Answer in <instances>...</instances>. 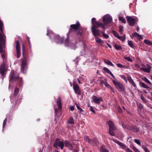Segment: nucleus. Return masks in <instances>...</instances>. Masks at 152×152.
Returning a JSON list of instances; mask_svg holds the SVG:
<instances>
[{"instance_id":"1","label":"nucleus","mask_w":152,"mask_h":152,"mask_svg":"<svg viewBox=\"0 0 152 152\" xmlns=\"http://www.w3.org/2000/svg\"><path fill=\"white\" fill-rule=\"evenodd\" d=\"M91 20L92 25L91 28L92 34L95 37L99 36L101 31L98 28L101 27L104 30L106 29V28L102 23L96 21L95 18H93Z\"/></svg>"},{"instance_id":"2","label":"nucleus","mask_w":152,"mask_h":152,"mask_svg":"<svg viewBox=\"0 0 152 152\" xmlns=\"http://www.w3.org/2000/svg\"><path fill=\"white\" fill-rule=\"evenodd\" d=\"M11 81L16 82L20 87H22L23 84L22 78L20 77L19 75L15 72H13L10 76V81Z\"/></svg>"},{"instance_id":"3","label":"nucleus","mask_w":152,"mask_h":152,"mask_svg":"<svg viewBox=\"0 0 152 152\" xmlns=\"http://www.w3.org/2000/svg\"><path fill=\"white\" fill-rule=\"evenodd\" d=\"M112 81L113 84L119 92H124L125 91V88L122 83L119 82H117L114 80H112Z\"/></svg>"},{"instance_id":"4","label":"nucleus","mask_w":152,"mask_h":152,"mask_svg":"<svg viewBox=\"0 0 152 152\" xmlns=\"http://www.w3.org/2000/svg\"><path fill=\"white\" fill-rule=\"evenodd\" d=\"M107 124L109 125V133L112 136H115V133L113 131L116 130V128L114 125V123L111 121H109L107 122Z\"/></svg>"},{"instance_id":"5","label":"nucleus","mask_w":152,"mask_h":152,"mask_svg":"<svg viewBox=\"0 0 152 152\" xmlns=\"http://www.w3.org/2000/svg\"><path fill=\"white\" fill-rule=\"evenodd\" d=\"M113 140L115 143H117L121 147H122V148L124 149H125L126 151L127 152H133V151H131L129 148H126V146L123 143L121 142L118 141L117 140H115L114 139H112Z\"/></svg>"},{"instance_id":"6","label":"nucleus","mask_w":152,"mask_h":152,"mask_svg":"<svg viewBox=\"0 0 152 152\" xmlns=\"http://www.w3.org/2000/svg\"><path fill=\"white\" fill-rule=\"evenodd\" d=\"M122 126L123 128H125L126 129L132 131L134 132H137L139 131V129L136 126H126L122 124Z\"/></svg>"},{"instance_id":"7","label":"nucleus","mask_w":152,"mask_h":152,"mask_svg":"<svg viewBox=\"0 0 152 152\" xmlns=\"http://www.w3.org/2000/svg\"><path fill=\"white\" fill-rule=\"evenodd\" d=\"M80 25L79 22V21H77L76 24H72L70 25V28L69 29L68 32L70 33L71 31L72 30H75V31H76L80 28Z\"/></svg>"},{"instance_id":"8","label":"nucleus","mask_w":152,"mask_h":152,"mask_svg":"<svg viewBox=\"0 0 152 152\" xmlns=\"http://www.w3.org/2000/svg\"><path fill=\"white\" fill-rule=\"evenodd\" d=\"M112 21V17L109 15H107L104 16L103 18V22L104 26H106L107 24L111 22Z\"/></svg>"},{"instance_id":"9","label":"nucleus","mask_w":152,"mask_h":152,"mask_svg":"<svg viewBox=\"0 0 152 152\" xmlns=\"http://www.w3.org/2000/svg\"><path fill=\"white\" fill-rule=\"evenodd\" d=\"M91 99L94 102L98 104H99L101 102L103 101L102 97H98L95 95L93 96Z\"/></svg>"},{"instance_id":"10","label":"nucleus","mask_w":152,"mask_h":152,"mask_svg":"<svg viewBox=\"0 0 152 152\" xmlns=\"http://www.w3.org/2000/svg\"><path fill=\"white\" fill-rule=\"evenodd\" d=\"M5 43L3 36L0 32V53H2L3 52V48L4 46Z\"/></svg>"},{"instance_id":"11","label":"nucleus","mask_w":152,"mask_h":152,"mask_svg":"<svg viewBox=\"0 0 152 152\" xmlns=\"http://www.w3.org/2000/svg\"><path fill=\"white\" fill-rule=\"evenodd\" d=\"M126 19L129 25L131 26H134L136 23V20L131 16H127Z\"/></svg>"},{"instance_id":"12","label":"nucleus","mask_w":152,"mask_h":152,"mask_svg":"<svg viewBox=\"0 0 152 152\" xmlns=\"http://www.w3.org/2000/svg\"><path fill=\"white\" fill-rule=\"evenodd\" d=\"M6 69L5 66L4 64H2L0 67V73L1 75V77L3 79L6 76Z\"/></svg>"},{"instance_id":"13","label":"nucleus","mask_w":152,"mask_h":152,"mask_svg":"<svg viewBox=\"0 0 152 152\" xmlns=\"http://www.w3.org/2000/svg\"><path fill=\"white\" fill-rule=\"evenodd\" d=\"M16 48L17 55V58H19L20 57L21 53L20 43L18 40L16 41Z\"/></svg>"},{"instance_id":"14","label":"nucleus","mask_w":152,"mask_h":152,"mask_svg":"<svg viewBox=\"0 0 152 152\" xmlns=\"http://www.w3.org/2000/svg\"><path fill=\"white\" fill-rule=\"evenodd\" d=\"M64 38L61 37L58 35H55L54 36V40L56 43H63Z\"/></svg>"},{"instance_id":"15","label":"nucleus","mask_w":152,"mask_h":152,"mask_svg":"<svg viewBox=\"0 0 152 152\" xmlns=\"http://www.w3.org/2000/svg\"><path fill=\"white\" fill-rule=\"evenodd\" d=\"M73 88L75 93L78 95H80L81 93V91L78 85L74 84L73 86Z\"/></svg>"},{"instance_id":"16","label":"nucleus","mask_w":152,"mask_h":152,"mask_svg":"<svg viewBox=\"0 0 152 152\" xmlns=\"http://www.w3.org/2000/svg\"><path fill=\"white\" fill-rule=\"evenodd\" d=\"M83 30L82 28L80 27L77 30L75 31L76 34L78 37L80 39L83 37Z\"/></svg>"},{"instance_id":"17","label":"nucleus","mask_w":152,"mask_h":152,"mask_svg":"<svg viewBox=\"0 0 152 152\" xmlns=\"http://www.w3.org/2000/svg\"><path fill=\"white\" fill-rule=\"evenodd\" d=\"M70 33L68 32L66 34L67 37L65 39L64 41V42L65 44V45L66 46H71L72 45L70 43V42L69 40V34H70Z\"/></svg>"},{"instance_id":"18","label":"nucleus","mask_w":152,"mask_h":152,"mask_svg":"<svg viewBox=\"0 0 152 152\" xmlns=\"http://www.w3.org/2000/svg\"><path fill=\"white\" fill-rule=\"evenodd\" d=\"M148 67L146 68H141L140 69L143 71L144 72L147 73H149L151 71V67L149 65L147 64Z\"/></svg>"},{"instance_id":"19","label":"nucleus","mask_w":152,"mask_h":152,"mask_svg":"<svg viewBox=\"0 0 152 152\" xmlns=\"http://www.w3.org/2000/svg\"><path fill=\"white\" fill-rule=\"evenodd\" d=\"M127 79L130 84L132 85L134 87H136V86L135 82L130 76H128Z\"/></svg>"},{"instance_id":"20","label":"nucleus","mask_w":152,"mask_h":152,"mask_svg":"<svg viewBox=\"0 0 152 152\" xmlns=\"http://www.w3.org/2000/svg\"><path fill=\"white\" fill-rule=\"evenodd\" d=\"M104 71L105 72H106L109 74L111 76L113 77L114 79H115V77L112 73V72L109 70L108 68L106 67H104L103 69Z\"/></svg>"},{"instance_id":"21","label":"nucleus","mask_w":152,"mask_h":152,"mask_svg":"<svg viewBox=\"0 0 152 152\" xmlns=\"http://www.w3.org/2000/svg\"><path fill=\"white\" fill-rule=\"evenodd\" d=\"M60 139L58 138L56 139L53 144V146L54 148H57L59 142L60 141Z\"/></svg>"},{"instance_id":"22","label":"nucleus","mask_w":152,"mask_h":152,"mask_svg":"<svg viewBox=\"0 0 152 152\" xmlns=\"http://www.w3.org/2000/svg\"><path fill=\"white\" fill-rule=\"evenodd\" d=\"M139 84L141 87L150 89V88L143 82H140L139 83Z\"/></svg>"},{"instance_id":"23","label":"nucleus","mask_w":152,"mask_h":152,"mask_svg":"<svg viewBox=\"0 0 152 152\" xmlns=\"http://www.w3.org/2000/svg\"><path fill=\"white\" fill-rule=\"evenodd\" d=\"M98 142L97 139L94 138V140H91V141L90 142V144H91L93 146H95L97 145Z\"/></svg>"},{"instance_id":"24","label":"nucleus","mask_w":152,"mask_h":152,"mask_svg":"<svg viewBox=\"0 0 152 152\" xmlns=\"http://www.w3.org/2000/svg\"><path fill=\"white\" fill-rule=\"evenodd\" d=\"M57 104L58 106V107L59 110H60L61 109V101L60 98L57 101Z\"/></svg>"},{"instance_id":"25","label":"nucleus","mask_w":152,"mask_h":152,"mask_svg":"<svg viewBox=\"0 0 152 152\" xmlns=\"http://www.w3.org/2000/svg\"><path fill=\"white\" fill-rule=\"evenodd\" d=\"M104 62L107 64L113 67L114 66V65L110 61L105 59H104Z\"/></svg>"},{"instance_id":"26","label":"nucleus","mask_w":152,"mask_h":152,"mask_svg":"<svg viewBox=\"0 0 152 152\" xmlns=\"http://www.w3.org/2000/svg\"><path fill=\"white\" fill-rule=\"evenodd\" d=\"M26 64H21V65L20 71L23 73L26 67Z\"/></svg>"},{"instance_id":"27","label":"nucleus","mask_w":152,"mask_h":152,"mask_svg":"<svg viewBox=\"0 0 152 152\" xmlns=\"http://www.w3.org/2000/svg\"><path fill=\"white\" fill-rule=\"evenodd\" d=\"M100 152H108V150L107 149L104 145H102L100 149Z\"/></svg>"},{"instance_id":"28","label":"nucleus","mask_w":152,"mask_h":152,"mask_svg":"<svg viewBox=\"0 0 152 152\" xmlns=\"http://www.w3.org/2000/svg\"><path fill=\"white\" fill-rule=\"evenodd\" d=\"M95 39L96 42L97 43H99L100 44H103V41L99 37H96Z\"/></svg>"},{"instance_id":"29","label":"nucleus","mask_w":152,"mask_h":152,"mask_svg":"<svg viewBox=\"0 0 152 152\" xmlns=\"http://www.w3.org/2000/svg\"><path fill=\"white\" fill-rule=\"evenodd\" d=\"M19 92V89L18 87H16L14 91V95L16 97L18 95Z\"/></svg>"},{"instance_id":"30","label":"nucleus","mask_w":152,"mask_h":152,"mask_svg":"<svg viewBox=\"0 0 152 152\" xmlns=\"http://www.w3.org/2000/svg\"><path fill=\"white\" fill-rule=\"evenodd\" d=\"M22 54L23 55V56H27L26 54V52L25 49V47L24 46V45L23 44L22 46Z\"/></svg>"},{"instance_id":"31","label":"nucleus","mask_w":152,"mask_h":152,"mask_svg":"<svg viewBox=\"0 0 152 152\" xmlns=\"http://www.w3.org/2000/svg\"><path fill=\"white\" fill-rule=\"evenodd\" d=\"M142 79L145 83H146L149 84L151 85V83L146 77H143L142 78Z\"/></svg>"},{"instance_id":"32","label":"nucleus","mask_w":152,"mask_h":152,"mask_svg":"<svg viewBox=\"0 0 152 152\" xmlns=\"http://www.w3.org/2000/svg\"><path fill=\"white\" fill-rule=\"evenodd\" d=\"M114 47L115 48L118 50H121L122 49V47L120 45H118L117 44H115L114 45Z\"/></svg>"},{"instance_id":"33","label":"nucleus","mask_w":152,"mask_h":152,"mask_svg":"<svg viewBox=\"0 0 152 152\" xmlns=\"http://www.w3.org/2000/svg\"><path fill=\"white\" fill-rule=\"evenodd\" d=\"M23 58L22 61V64H25L26 65L27 60V56H23Z\"/></svg>"},{"instance_id":"34","label":"nucleus","mask_w":152,"mask_h":152,"mask_svg":"<svg viewBox=\"0 0 152 152\" xmlns=\"http://www.w3.org/2000/svg\"><path fill=\"white\" fill-rule=\"evenodd\" d=\"M128 44L129 45L131 48L134 49V44L132 43V41L131 40H128Z\"/></svg>"},{"instance_id":"35","label":"nucleus","mask_w":152,"mask_h":152,"mask_svg":"<svg viewBox=\"0 0 152 152\" xmlns=\"http://www.w3.org/2000/svg\"><path fill=\"white\" fill-rule=\"evenodd\" d=\"M137 108L140 110L142 109L143 108V105L140 103H137Z\"/></svg>"},{"instance_id":"36","label":"nucleus","mask_w":152,"mask_h":152,"mask_svg":"<svg viewBox=\"0 0 152 152\" xmlns=\"http://www.w3.org/2000/svg\"><path fill=\"white\" fill-rule=\"evenodd\" d=\"M66 146L72 147H73L72 145L68 141H66L64 142Z\"/></svg>"},{"instance_id":"37","label":"nucleus","mask_w":152,"mask_h":152,"mask_svg":"<svg viewBox=\"0 0 152 152\" xmlns=\"http://www.w3.org/2000/svg\"><path fill=\"white\" fill-rule=\"evenodd\" d=\"M58 146L62 150L64 147V143L63 142L61 141H60V142H59Z\"/></svg>"},{"instance_id":"38","label":"nucleus","mask_w":152,"mask_h":152,"mask_svg":"<svg viewBox=\"0 0 152 152\" xmlns=\"http://www.w3.org/2000/svg\"><path fill=\"white\" fill-rule=\"evenodd\" d=\"M68 122L69 124H74V121L73 118L72 117H70L69 120L68 121Z\"/></svg>"},{"instance_id":"39","label":"nucleus","mask_w":152,"mask_h":152,"mask_svg":"<svg viewBox=\"0 0 152 152\" xmlns=\"http://www.w3.org/2000/svg\"><path fill=\"white\" fill-rule=\"evenodd\" d=\"M117 38L123 41H124L126 39L125 35H124L123 36L120 37L119 36L117 37Z\"/></svg>"},{"instance_id":"40","label":"nucleus","mask_w":152,"mask_h":152,"mask_svg":"<svg viewBox=\"0 0 152 152\" xmlns=\"http://www.w3.org/2000/svg\"><path fill=\"white\" fill-rule=\"evenodd\" d=\"M144 42L146 44L152 46V42L147 39L144 40Z\"/></svg>"},{"instance_id":"41","label":"nucleus","mask_w":152,"mask_h":152,"mask_svg":"<svg viewBox=\"0 0 152 152\" xmlns=\"http://www.w3.org/2000/svg\"><path fill=\"white\" fill-rule=\"evenodd\" d=\"M3 26V22L0 19V31H1V33L3 34L4 32L2 29V28Z\"/></svg>"},{"instance_id":"42","label":"nucleus","mask_w":152,"mask_h":152,"mask_svg":"<svg viewBox=\"0 0 152 152\" xmlns=\"http://www.w3.org/2000/svg\"><path fill=\"white\" fill-rule=\"evenodd\" d=\"M118 20H120L121 22L124 23H126V21L125 19L122 17H119L118 18Z\"/></svg>"},{"instance_id":"43","label":"nucleus","mask_w":152,"mask_h":152,"mask_svg":"<svg viewBox=\"0 0 152 152\" xmlns=\"http://www.w3.org/2000/svg\"><path fill=\"white\" fill-rule=\"evenodd\" d=\"M101 33L103 34V37L106 39H107L109 37L108 35L105 34L104 31H101Z\"/></svg>"},{"instance_id":"44","label":"nucleus","mask_w":152,"mask_h":152,"mask_svg":"<svg viewBox=\"0 0 152 152\" xmlns=\"http://www.w3.org/2000/svg\"><path fill=\"white\" fill-rule=\"evenodd\" d=\"M76 106L77 107V108L78 110H79V112L80 113H82L83 111V110L77 104H76Z\"/></svg>"},{"instance_id":"45","label":"nucleus","mask_w":152,"mask_h":152,"mask_svg":"<svg viewBox=\"0 0 152 152\" xmlns=\"http://www.w3.org/2000/svg\"><path fill=\"white\" fill-rule=\"evenodd\" d=\"M84 140L86 142H88L89 144H90V142L91 141V140L89 139L88 136L85 137Z\"/></svg>"},{"instance_id":"46","label":"nucleus","mask_w":152,"mask_h":152,"mask_svg":"<svg viewBox=\"0 0 152 152\" xmlns=\"http://www.w3.org/2000/svg\"><path fill=\"white\" fill-rule=\"evenodd\" d=\"M7 121V118H6L4 120V122L3 123V131L4 130V129L5 127V126L6 125V123Z\"/></svg>"},{"instance_id":"47","label":"nucleus","mask_w":152,"mask_h":152,"mask_svg":"<svg viewBox=\"0 0 152 152\" xmlns=\"http://www.w3.org/2000/svg\"><path fill=\"white\" fill-rule=\"evenodd\" d=\"M117 66L119 68H125V65H123L121 64L118 63L116 64Z\"/></svg>"},{"instance_id":"48","label":"nucleus","mask_w":152,"mask_h":152,"mask_svg":"<svg viewBox=\"0 0 152 152\" xmlns=\"http://www.w3.org/2000/svg\"><path fill=\"white\" fill-rule=\"evenodd\" d=\"M112 33L113 34V35L115 37H116L117 38V37H118L119 36L118 35V34L117 32L115 31L114 30L112 31Z\"/></svg>"},{"instance_id":"49","label":"nucleus","mask_w":152,"mask_h":152,"mask_svg":"<svg viewBox=\"0 0 152 152\" xmlns=\"http://www.w3.org/2000/svg\"><path fill=\"white\" fill-rule=\"evenodd\" d=\"M104 80H105V81H104L103 80H101L100 81V82L101 84H102V85H103V84H104V85H105V83H106L107 82V80L106 79H105Z\"/></svg>"},{"instance_id":"50","label":"nucleus","mask_w":152,"mask_h":152,"mask_svg":"<svg viewBox=\"0 0 152 152\" xmlns=\"http://www.w3.org/2000/svg\"><path fill=\"white\" fill-rule=\"evenodd\" d=\"M134 142L137 143L138 145H140L141 144V142L140 140L137 139H134Z\"/></svg>"},{"instance_id":"51","label":"nucleus","mask_w":152,"mask_h":152,"mask_svg":"<svg viewBox=\"0 0 152 152\" xmlns=\"http://www.w3.org/2000/svg\"><path fill=\"white\" fill-rule=\"evenodd\" d=\"M123 27L122 26H121L119 27V31L121 33H123Z\"/></svg>"},{"instance_id":"52","label":"nucleus","mask_w":152,"mask_h":152,"mask_svg":"<svg viewBox=\"0 0 152 152\" xmlns=\"http://www.w3.org/2000/svg\"><path fill=\"white\" fill-rule=\"evenodd\" d=\"M125 59L130 62H132L133 61L132 59L129 57H125Z\"/></svg>"},{"instance_id":"53","label":"nucleus","mask_w":152,"mask_h":152,"mask_svg":"<svg viewBox=\"0 0 152 152\" xmlns=\"http://www.w3.org/2000/svg\"><path fill=\"white\" fill-rule=\"evenodd\" d=\"M148 107L150 108L151 109H152V106L149 103H148V101L146 102V103H145V104Z\"/></svg>"},{"instance_id":"54","label":"nucleus","mask_w":152,"mask_h":152,"mask_svg":"<svg viewBox=\"0 0 152 152\" xmlns=\"http://www.w3.org/2000/svg\"><path fill=\"white\" fill-rule=\"evenodd\" d=\"M148 107L150 108L151 109H152V106L149 103H148V101L146 102V103H145V104Z\"/></svg>"},{"instance_id":"55","label":"nucleus","mask_w":152,"mask_h":152,"mask_svg":"<svg viewBox=\"0 0 152 152\" xmlns=\"http://www.w3.org/2000/svg\"><path fill=\"white\" fill-rule=\"evenodd\" d=\"M118 110L119 113H122V109L120 106L118 107Z\"/></svg>"},{"instance_id":"56","label":"nucleus","mask_w":152,"mask_h":152,"mask_svg":"<svg viewBox=\"0 0 152 152\" xmlns=\"http://www.w3.org/2000/svg\"><path fill=\"white\" fill-rule=\"evenodd\" d=\"M132 149L135 152H139L137 149L134 146L132 147Z\"/></svg>"},{"instance_id":"57","label":"nucleus","mask_w":152,"mask_h":152,"mask_svg":"<svg viewBox=\"0 0 152 152\" xmlns=\"http://www.w3.org/2000/svg\"><path fill=\"white\" fill-rule=\"evenodd\" d=\"M143 148L145 152H150L148 148L145 146H144L143 147Z\"/></svg>"},{"instance_id":"58","label":"nucleus","mask_w":152,"mask_h":152,"mask_svg":"<svg viewBox=\"0 0 152 152\" xmlns=\"http://www.w3.org/2000/svg\"><path fill=\"white\" fill-rule=\"evenodd\" d=\"M137 39L138 40L141 39H142V37L141 35H140L138 34V36L137 37Z\"/></svg>"},{"instance_id":"59","label":"nucleus","mask_w":152,"mask_h":152,"mask_svg":"<svg viewBox=\"0 0 152 152\" xmlns=\"http://www.w3.org/2000/svg\"><path fill=\"white\" fill-rule=\"evenodd\" d=\"M90 110L92 111V112H93L94 113H95V112L94 111V108H93L92 107L90 106L89 108Z\"/></svg>"},{"instance_id":"60","label":"nucleus","mask_w":152,"mask_h":152,"mask_svg":"<svg viewBox=\"0 0 152 152\" xmlns=\"http://www.w3.org/2000/svg\"><path fill=\"white\" fill-rule=\"evenodd\" d=\"M138 33L136 32H135L134 33H133L132 34V36L133 37H137L138 36Z\"/></svg>"},{"instance_id":"61","label":"nucleus","mask_w":152,"mask_h":152,"mask_svg":"<svg viewBox=\"0 0 152 152\" xmlns=\"http://www.w3.org/2000/svg\"><path fill=\"white\" fill-rule=\"evenodd\" d=\"M108 88L110 89L112 92L113 93L115 92L114 90L111 86H110Z\"/></svg>"},{"instance_id":"62","label":"nucleus","mask_w":152,"mask_h":152,"mask_svg":"<svg viewBox=\"0 0 152 152\" xmlns=\"http://www.w3.org/2000/svg\"><path fill=\"white\" fill-rule=\"evenodd\" d=\"M140 98L142 101L144 100L145 99L143 96L142 94H141L140 95Z\"/></svg>"},{"instance_id":"63","label":"nucleus","mask_w":152,"mask_h":152,"mask_svg":"<svg viewBox=\"0 0 152 152\" xmlns=\"http://www.w3.org/2000/svg\"><path fill=\"white\" fill-rule=\"evenodd\" d=\"M104 85L107 88H108L110 86L109 84H108L107 82Z\"/></svg>"},{"instance_id":"64","label":"nucleus","mask_w":152,"mask_h":152,"mask_svg":"<svg viewBox=\"0 0 152 152\" xmlns=\"http://www.w3.org/2000/svg\"><path fill=\"white\" fill-rule=\"evenodd\" d=\"M120 77L122 79L124 80L126 78V77L124 75H121Z\"/></svg>"}]
</instances>
